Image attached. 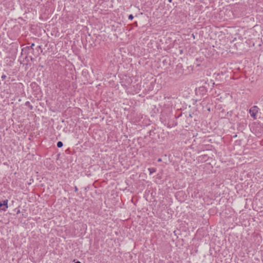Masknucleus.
I'll return each instance as SVG.
<instances>
[{
    "mask_svg": "<svg viewBox=\"0 0 263 263\" xmlns=\"http://www.w3.org/2000/svg\"><path fill=\"white\" fill-rule=\"evenodd\" d=\"M207 89L204 86H200L196 90V93L197 95L198 93L201 96H204L206 94Z\"/></svg>",
    "mask_w": 263,
    "mask_h": 263,
    "instance_id": "f257e3e1",
    "label": "nucleus"
},
{
    "mask_svg": "<svg viewBox=\"0 0 263 263\" xmlns=\"http://www.w3.org/2000/svg\"><path fill=\"white\" fill-rule=\"evenodd\" d=\"M259 108L257 106H253L249 110L250 114L252 117H253L254 119H256V115L258 111Z\"/></svg>",
    "mask_w": 263,
    "mask_h": 263,
    "instance_id": "f03ea898",
    "label": "nucleus"
},
{
    "mask_svg": "<svg viewBox=\"0 0 263 263\" xmlns=\"http://www.w3.org/2000/svg\"><path fill=\"white\" fill-rule=\"evenodd\" d=\"M8 200H4L0 202V208L1 210L4 211H6V209L8 208Z\"/></svg>",
    "mask_w": 263,
    "mask_h": 263,
    "instance_id": "7ed1b4c3",
    "label": "nucleus"
},
{
    "mask_svg": "<svg viewBox=\"0 0 263 263\" xmlns=\"http://www.w3.org/2000/svg\"><path fill=\"white\" fill-rule=\"evenodd\" d=\"M209 157L207 155H202L199 157V160L202 162H205L206 161Z\"/></svg>",
    "mask_w": 263,
    "mask_h": 263,
    "instance_id": "20e7f679",
    "label": "nucleus"
},
{
    "mask_svg": "<svg viewBox=\"0 0 263 263\" xmlns=\"http://www.w3.org/2000/svg\"><path fill=\"white\" fill-rule=\"evenodd\" d=\"M148 170L149 172V174L150 175H152V174H153L154 173H155L156 171V168H154V167H152V168H148Z\"/></svg>",
    "mask_w": 263,
    "mask_h": 263,
    "instance_id": "39448f33",
    "label": "nucleus"
},
{
    "mask_svg": "<svg viewBox=\"0 0 263 263\" xmlns=\"http://www.w3.org/2000/svg\"><path fill=\"white\" fill-rule=\"evenodd\" d=\"M25 105L27 106H28L29 109L30 110H32L33 109V106L32 105L30 104V102L29 101H27L25 103Z\"/></svg>",
    "mask_w": 263,
    "mask_h": 263,
    "instance_id": "423d86ee",
    "label": "nucleus"
},
{
    "mask_svg": "<svg viewBox=\"0 0 263 263\" xmlns=\"http://www.w3.org/2000/svg\"><path fill=\"white\" fill-rule=\"evenodd\" d=\"M33 46H34V43H32L31 45L30 46H27L26 47L27 49H28V50H32V51H33L34 49H33Z\"/></svg>",
    "mask_w": 263,
    "mask_h": 263,
    "instance_id": "0eeeda50",
    "label": "nucleus"
},
{
    "mask_svg": "<svg viewBox=\"0 0 263 263\" xmlns=\"http://www.w3.org/2000/svg\"><path fill=\"white\" fill-rule=\"evenodd\" d=\"M63 142L62 141L58 142V143H57V146H58V147L61 148V147H62L63 146Z\"/></svg>",
    "mask_w": 263,
    "mask_h": 263,
    "instance_id": "6e6552de",
    "label": "nucleus"
},
{
    "mask_svg": "<svg viewBox=\"0 0 263 263\" xmlns=\"http://www.w3.org/2000/svg\"><path fill=\"white\" fill-rule=\"evenodd\" d=\"M133 18H134V16L133 15V14L129 15V16H128L129 20H132Z\"/></svg>",
    "mask_w": 263,
    "mask_h": 263,
    "instance_id": "1a4fd4ad",
    "label": "nucleus"
},
{
    "mask_svg": "<svg viewBox=\"0 0 263 263\" xmlns=\"http://www.w3.org/2000/svg\"><path fill=\"white\" fill-rule=\"evenodd\" d=\"M6 77H7L6 75L3 74L1 77V79H2V80H4V79H5L6 78Z\"/></svg>",
    "mask_w": 263,
    "mask_h": 263,
    "instance_id": "9d476101",
    "label": "nucleus"
},
{
    "mask_svg": "<svg viewBox=\"0 0 263 263\" xmlns=\"http://www.w3.org/2000/svg\"><path fill=\"white\" fill-rule=\"evenodd\" d=\"M78 191V187L76 186H74V192H77Z\"/></svg>",
    "mask_w": 263,
    "mask_h": 263,
    "instance_id": "9b49d317",
    "label": "nucleus"
},
{
    "mask_svg": "<svg viewBox=\"0 0 263 263\" xmlns=\"http://www.w3.org/2000/svg\"><path fill=\"white\" fill-rule=\"evenodd\" d=\"M38 49H40V50H42V48H41V46H38L37 47ZM42 51V50H41V52Z\"/></svg>",
    "mask_w": 263,
    "mask_h": 263,
    "instance_id": "f8f14e48",
    "label": "nucleus"
},
{
    "mask_svg": "<svg viewBox=\"0 0 263 263\" xmlns=\"http://www.w3.org/2000/svg\"><path fill=\"white\" fill-rule=\"evenodd\" d=\"M134 24H135V25L136 26H138V24H137V22H135Z\"/></svg>",
    "mask_w": 263,
    "mask_h": 263,
    "instance_id": "ddd939ff",
    "label": "nucleus"
},
{
    "mask_svg": "<svg viewBox=\"0 0 263 263\" xmlns=\"http://www.w3.org/2000/svg\"><path fill=\"white\" fill-rule=\"evenodd\" d=\"M158 161H159V162L161 161V159L159 158V159H158Z\"/></svg>",
    "mask_w": 263,
    "mask_h": 263,
    "instance_id": "4468645a",
    "label": "nucleus"
},
{
    "mask_svg": "<svg viewBox=\"0 0 263 263\" xmlns=\"http://www.w3.org/2000/svg\"><path fill=\"white\" fill-rule=\"evenodd\" d=\"M172 1H173V0H168V2H169V3H172Z\"/></svg>",
    "mask_w": 263,
    "mask_h": 263,
    "instance_id": "2eb2a0df",
    "label": "nucleus"
},
{
    "mask_svg": "<svg viewBox=\"0 0 263 263\" xmlns=\"http://www.w3.org/2000/svg\"><path fill=\"white\" fill-rule=\"evenodd\" d=\"M74 263H81V262L80 261H77V262H76Z\"/></svg>",
    "mask_w": 263,
    "mask_h": 263,
    "instance_id": "dca6fc26",
    "label": "nucleus"
},
{
    "mask_svg": "<svg viewBox=\"0 0 263 263\" xmlns=\"http://www.w3.org/2000/svg\"><path fill=\"white\" fill-rule=\"evenodd\" d=\"M33 60H34V59H33V58H31V61H33Z\"/></svg>",
    "mask_w": 263,
    "mask_h": 263,
    "instance_id": "f3484780",
    "label": "nucleus"
}]
</instances>
